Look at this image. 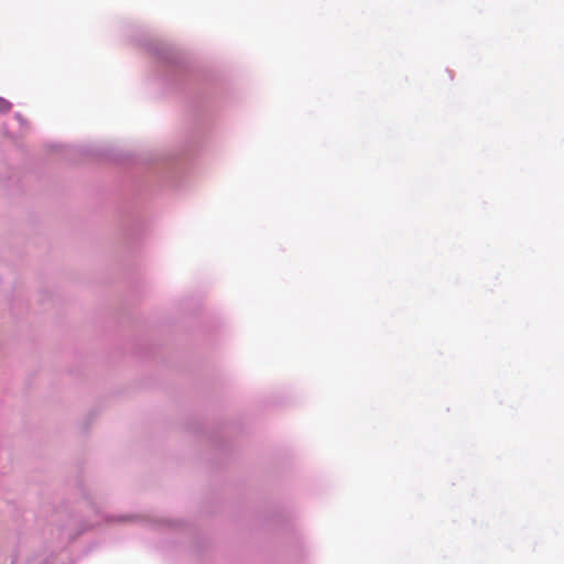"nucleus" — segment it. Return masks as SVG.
<instances>
[{
    "label": "nucleus",
    "instance_id": "f257e3e1",
    "mask_svg": "<svg viewBox=\"0 0 564 564\" xmlns=\"http://www.w3.org/2000/svg\"><path fill=\"white\" fill-rule=\"evenodd\" d=\"M9 109H10V104L9 102H7L4 100L0 101V110L1 111H7Z\"/></svg>",
    "mask_w": 564,
    "mask_h": 564
}]
</instances>
